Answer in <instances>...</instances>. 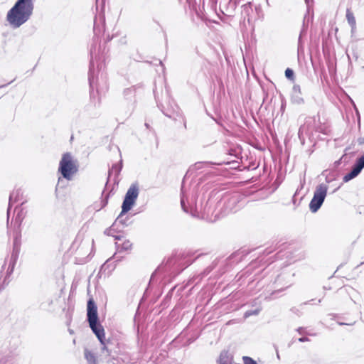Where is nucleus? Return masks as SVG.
I'll return each mask as SVG.
<instances>
[{
  "label": "nucleus",
  "instance_id": "1",
  "mask_svg": "<svg viewBox=\"0 0 364 364\" xmlns=\"http://www.w3.org/2000/svg\"><path fill=\"white\" fill-rule=\"evenodd\" d=\"M34 0H17L9 10L6 21L14 28H18L27 22L33 15Z\"/></svg>",
  "mask_w": 364,
  "mask_h": 364
},
{
  "label": "nucleus",
  "instance_id": "2",
  "mask_svg": "<svg viewBox=\"0 0 364 364\" xmlns=\"http://www.w3.org/2000/svg\"><path fill=\"white\" fill-rule=\"evenodd\" d=\"M87 320L93 333L103 346L102 350H107L105 346V329L99 321L97 307L92 299H90L87 304Z\"/></svg>",
  "mask_w": 364,
  "mask_h": 364
},
{
  "label": "nucleus",
  "instance_id": "3",
  "mask_svg": "<svg viewBox=\"0 0 364 364\" xmlns=\"http://www.w3.org/2000/svg\"><path fill=\"white\" fill-rule=\"evenodd\" d=\"M77 171V166L73 160L72 154L69 152L63 154L59 163L58 172L64 178L70 181Z\"/></svg>",
  "mask_w": 364,
  "mask_h": 364
},
{
  "label": "nucleus",
  "instance_id": "4",
  "mask_svg": "<svg viewBox=\"0 0 364 364\" xmlns=\"http://www.w3.org/2000/svg\"><path fill=\"white\" fill-rule=\"evenodd\" d=\"M328 186L326 183H320L316 186L312 199L309 203V209L311 213H316L323 205L327 196Z\"/></svg>",
  "mask_w": 364,
  "mask_h": 364
},
{
  "label": "nucleus",
  "instance_id": "5",
  "mask_svg": "<svg viewBox=\"0 0 364 364\" xmlns=\"http://www.w3.org/2000/svg\"><path fill=\"white\" fill-rule=\"evenodd\" d=\"M196 196L192 197L191 202L190 203V201L188 200L187 197L183 194V193H181V205L183 210L185 213H189L192 217L197 218H205V217H208V213H206L205 210H204L203 211H202L201 210H199L196 204Z\"/></svg>",
  "mask_w": 364,
  "mask_h": 364
},
{
  "label": "nucleus",
  "instance_id": "6",
  "mask_svg": "<svg viewBox=\"0 0 364 364\" xmlns=\"http://www.w3.org/2000/svg\"><path fill=\"white\" fill-rule=\"evenodd\" d=\"M18 246L16 245V242L14 245V250L11 255V257L9 259V262L6 260L4 262V264L2 265L0 275L1 277H4L3 283H6L10 275L12 274L14 266L17 262L18 257Z\"/></svg>",
  "mask_w": 364,
  "mask_h": 364
},
{
  "label": "nucleus",
  "instance_id": "7",
  "mask_svg": "<svg viewBox=\"0 0 364 364\" xmlns=\"http://www.w3.org/2000/svg\"><path fill=\"white\" fill-rule=\"evenodd\" d=\"M138 196L139 186L137 184L133 183L130 186L125 194L122 205V214H125L132 209L136 202Z\"/></svg>",
  "mask_w": 364,
  "mask_h": 364
},
{
  "label": "nucleus",
  "instance_id": "8",
  "mask_svg": "<svg viewBox=\"0 0 364 364\" xmlns=\"http://www.w3.org/2000/svg\"><path fill=\"white\" fill-rule=\"evenodd\" d=\"M364 168V154L358 158L354 165L352 167V169L349 173L346 174L343 181L345 183L350 181V180L355 178L358 174L361 172L363 168Z\"/></svg>",
  "mask_w": 364,
  "mask_h": 364
},
{
  "label": "nucleus",
  "instance_id": "9",
  "mask_svg": "<svg viewBox=\"0 0 364 364\" xmlns=\"http://www.w3.org/2000/svg\"><path fill=\"white\" fill-rule=\"evenodd\" d=\"M312 20V17L306 15L304 18L302 28L298 39V50H300L303 48L302 37L306 35L309 21Z\"/></svg>",
  "mask_w": 364,
  "mask_h": 364
},
{
  "label": "nucleus",
  "instance_id": "10",
  "mask_svg": "<svg viewBox=\"0 0 364 364\" xmlns=\"http://www.w3.org/2000/svg\"><path fill=\"white\" fill-rule=\"evenodd\" d=\"M22 198H23V193H22L21 190H20V189L14 191L10 194L9 201V207H8V209H7V218H8V219L9 218L11 205H13L14 203H16V202L21 200Z\"/></svg>",
  "mask_w": 364,
  "mask_h": 364
},
{
  "label": "nucleus",
  "instance_id": "11",
  "mask_svg": "<svg viewBox=\"0 0 364 364\" xmlns=\"http://www.w3.org/2000/svg\"><path fill=\"white\" fill-rule=\"evenodd\" d=\"M95 50V47L94 46H92L91 48H90L91 60H90V63L89 78H88L90 86V98H91V100H93V99L95 98V97L93 95V92H93L94 77L92 75V68L94 67V64H93V55H94Z\"/></svg>",
  "mask_w": 364,
  "mask_h": 364
},
{
  "label": "nucleus",
  "instance_id": "12",
  "mask_svg": "<svg viewBox=\"0 0 364 364\" xmlns=\"http://www.w3.org/2000/svg\"><path fill=\"white\" fill-rule=\"evenodd\" d=\"M84 356L87 364H98L96 355L89 349H84Z\"/></svg>",
  "mask_w": 364,
  "mask_h": 364
},
{
  "label": "nucleus",
  "instance_id": "13",
  "mask_svg": "<svg viewBox=\"0 0 364 364\" xmlns=\"http://www.w3.org/2000/svg\"><path fill=\"white\" fill-rule=\"evenodd\" d=\"M136 94V87L132 86L130 87L126 88L123 91L124 98L127 101H132L135 97Z\"/></svg>",
  "mask_w": 364,
  "mask_h": 364
},
{
  "label": "nucleus",
  "instance_id": "14",
  "mask_svg": "<svg viewBox=\"0 0 364 364\" xmlns=\"http://www.w3.org/2000/svg\"><path fill=\"white\" fill-rule=\"evenodd\" d=\"M232 360V357L229 354V353L223 350L220 355L218 364H231Z\"/></svg>",
  "mask_w": 364,
  "mask_h": 364
},
{
  "label": "nucleus",
  "instance_id": "15",
  "mask_svg": "<svg viewBox=\"0 0 364 364\" xmlns=\"http://www.w3.org/2000/svg\"><path fill=\"white\" fill-rule=\"evenodd\" d=\"M346 19L351 28L352 33H353L356 29V21L353 12L348 9L346 11Z\"/></svg>",
  "mask_w": 364,
  "mask_h": 364
},
{
  "label": "nucleus",
  "instance_id": "16",
  "mask_svg": "<svg viewBox=\"0 0 364 364\" xmlns=\"http://www.w3.org/2000/svg\"><path fill=\"white\" fill-rule=\"evenodd\" d=\"M284 285L285 286L284 287H281V288L277 289L274 290L273 291H272V293L269 294H265L264 299L271 300V299H274L276 297V296H274L275 294L282 292L285 289L290 287L291 285V282H285L284 284Z\"/></svg>",
  "mask_w": 364,
  "mask_h": 364
},
{
  "label": "nucleus",
  "instance_id": "17",
  "mask_svg": "<svg viewBox=\"0 0 364 364\" xmlns=\"http://www.w3.org/2000/svg\"><path fill=\"white\" fill-rule=\"evenodd\" d=\"M122 168V161L120 160L119 164H114L112 165L111 169L109 170V178L114 173L115 177H117Z\"/></svg>",
  "mask_w": 364,
  "mask_h": 364
},
{
  "label": "nucleus",
  "instance_id": "18",
  "mask_svg": "<svg viewBox=\"0 0 364 364\" xmlns=\"http://www.w3.org/2000/svg\"><path fill=\"white\" fill-rule=\"evenodd\" d=\"M237 196H232L230 197L227 202L225 203V206L226 209H228L229 211H236L235 208V205L237 203Z\"/></svg>",
  "mask_w": 364,
  "mask_h": 364
},
{
  "label": "nucleus",
  "instance_id": "19",
  "mask_svg": "<svg viewBox=\"0 0 364 364\" xmlns=\"http://www.w3.org/2000/svg\"><path fill=\"white\" fill-rule=\"evenodd\" d=\"M173 263V259L170 258L167 260L166 264L164 266H160L158 269H156L151 275L150 282L154 280L155 275L158 272L160 271H167L169 266H171Z\"/></svg>",
  "mask_w": 364,
  "mask_h": 364
},
{
  "label": "nucleus",
  "instance_id": "20",
  "mask_svg": "<svg viewBox=\"0 0 364 364\" xmlns=\"http://www.w3.org/2000/svg\"><path fill=\"white\" fill-rule=\"evenodd\" d=\"M132 244L129 240H125L122 244L119 245L117 243V251L119 252L122 251H127L131 250Z\"/></svg>",
  "mask_w": 364,
  "mask_h": 364
},
{
  "label": "nucleus",
  "instance_id": "21",
  "mask_svg": "<svg viewBox=\"0 0 364 364\" xmlns=\"http://www.w3.org/2000/svg\"><path fill=\"white\" fill-rule=\"evenodd\" d=\"M123 215L124 214H122V212H121L120 214L119 215V216L117 217V218L113 223V227L117 226V225L119 223L121 224L123 227L128 225L127 221H128L129 218L127 217L125 219H123L122 218Z\"/></svg>",
  "mask_w": 364,
  "mask_h": 364
},
{
  "label": "nucleus",
  "instance_id": "22",
  "mask_svg": "<svg viewBox=\"0 0 364 364\" xmlns=\"http://www.w3.org/2000/svg\"><path fill=\"white\" fill-rule=\"evenodd\" d=\"M307 132H308L307 125H306V124H304L303 125H301L299 129L298 136H299V140L301 141V142L302 144L304 143V134H306Z\"/></svg>",
  "mask_w": 364,
  "mask_h": 364
},
{
  "label": "nucleus",
  "instance_id": "23",
  "mask_svg": "<svg viewBox=\"0 0 364 364\" xmlns=\"http://www.w3.org/2000/svg\"><path fill=\"white\" fill-rule=\"evenodd\" d=\"M291 102L296 105H302L304 102L301 94L292 95L291 97Z\"/></svg>",
  "mask_w": 364,
  "mask_h": 364
},
{
  "label": "nucleus",
  "instance_id": "24",
  "mask_svg": "<svg viewBox=\"0 0 364 364\" xmlns=\"http://www.w3.org/2000/svg\"><path fill=\"white\" fill-rule=\"evenodd\" d=\"M261 309H262L259 307L254 310H248L245 313L244 317L247 318L251 316L257 315L261 311Z\"/></svg>",
  "mask_w": 364,
  "mask_h": 364
},
{
  "label": "nucleus",
  "instance_id": "25",
  "mask_svg": "<svg viewBox=\"0 0 364 364\" xmlns=\"http://www.w3.org/2000/svg\"><path fill=\"white\" fill-rule=\"evenodd\" d=\"M16 213V220L21 221L22 220L23 210L18 206L14 209V213Z\"/></svg>",
  "mask_w": 364,
  "mask_h": 364
},
{
  "label": "nucleus",
  "instance_id": "26",
  "mask_svg": "<svg viewBox=\"0 0 364 364\" xmlns=\"http://www.w3.org/2000/svg\"><path fill=\"white\" fill-rule=\"evenodd\" d=\"M285 76L289 80H293L294 76V70L291 68H287L285 70Z\"/></svg>",
  "mask_w": 364,
  "mask_h": 364
},
{
  "label": "nucleus",
  "instance_id": "27",
  "mask_svg": "<svg viewBox=\"0 0 364 364\" xmlns=\"http://www.w3.org/2000/svg\"><path fill=\"white\" fill-rule=\"evenodd\" d=\"M242 360L244 364H257V363L253 358L249 356H243Z\"/></svg>",
  "mask_w": 364,
  "mask_h": 364
},
{
  "label": "nucleus",
  "instance_id": "28",
  "mask_svg": "<svg viewBox=\"0 0 364 364\" xmlns=\"http://www.w3.org/2000/svg\"><path fill=\"white\" fill-rule=\"evenodd\" d=\"M161 111L162 112L166 115L169 118H172L173 117V113L175 112H176V109L173 107L172 110H169V109H167V110H164V109L161 108Z\"/></svg>",
  "mask_w": 364,
  "mask_h": 364
},
{
  "label": "nucleus",
  "instance_id": "29",
  "mask_svg": "<svg viewBox=\"0 0 364 364\" xmlns=\"http://www.w3.org/2000/svg\"><path fill=\"white\" fill-rule=\"evenodd\" d=\"M116 232V230H115V227H113V224L112 225L111 227H109V228H107L104 233L105 235H108V236H112L113 235V233Z\"/></svg>",
  "mask_w": 364,
  "mask_h": 364
},
{
  "label": "nucleus",
  "instance_id": "30",
  "mask_svg": "<svg viewBox=\"0 0 364 364\" xmlns=\"http://www.w3.org/2000/svg\"><path fill=\"white\" fill-rule=\"evenodd\" d=\"M0 364H11V360L8 356L0 354Z\"/></svg>",
  "mask_w": 364,
  "mask_h": 364
},
{
  "label": "nucleus",
  "instance_id": "31",
  "mask_svg": "<svg viewBox=\"0 0 364 364\" xmlns=\"http://www.w3.org/2000/svg\"><path fill=\"white\" fill-rule=\"evenodd\" d=\"M287 277V275L282 274L281 275H279L275 281V284H277V287L279 286V284H282V281L284 280Z\"/></svg>",
  "mask_w": 364,
  "mask_h": 364
},
{
  "label": "nucleus",
  "instance_id": "32",
  "mask_svg": "<svg viewBox=\"0 0 364 364\" xmlns=\"http://www.w3.org/2000/svg\"><path fill=\"white\" fill-rule=\"evenodd\" d=\"M301 94V88L298 85H294L293 87V93L292 95Z\"/></svg>",
  "mask_w": 364,
  "mask_h": 364
},
{
  "label": "nucleus",
  "instance_id": "33",
  "mask_svg": "<svg viewBox=\"0 0 364 364\" xmlns=\"http://www.w3.org/2000/svg\"><path fill=\"white\" fill-rule=\"evenodd\" d=\"M309 341V339L307 337H301V338H299V341L301 342V343L306 342V341Z\"/></svg>",
  "mask_w": 364,
  "mask_h": 364
},
{
  "label": "nucleus",
  "instance_id": "34",
  "mask_svg": "<svg viewBox=\"0 0 364 364\" xmlns=\"http://www.w3.org/2000/svg\"><path fill=\"white\" fill-rule=\"evenodd\" d=\"M229 4L233 7H235L237 5V1H236V0H230Z\"/></svg>",
  "mask_w": 364,
  "mask_h": 364
},
{
  "label": "nucleus",
  "instance_id": "35",
  "mask_svg": "<svg viewBox=\"0 0 364 364\" xmlns=\"http://www.w3.org/2000/svg\"><path fill=\"white\" fill-rule=\"evenodd\" d=\"M291 311L294 314H298V315H299V314H298L299 310H298L296 308L294 307V308H292V309H291Z\"/></svg>",
  "mask_w": 364,
  "mask_h": 364
},
{
  "label": "nucleus",
  "instance_id": "36",
  "mask_svg": "<svg viewBox=\"0 0 364 364\" xmlns=\"http://www.w3.org/2000/svg\"><path fill=\"white\" fill-rule=\"evenodd\" d=\"M303 331H304V328L302 327H299L296 329V331L299 333V334H301L303 333Z\"/></svg>",
  "mask_w": 364,
  "mask_h": 364
},
{
  "label": "nucleus",
  "instance_id": "37",
  "mask_svg": "<svg viewBox=\"0 0 364 364\" xmlns=\"http://www.w3.org/2000/svg\"><path fill=\"white\" fill-rule=\"evenodd\" d=\"M102 208H103L107 204V198H105L104 200L102 201Z\"/></svg>",
  "mask_w": 364,
  "mask_h": 364
},
{
  "label": "nucleus",
  "instance_id": "38",
  "mask_svg": "<svg viewBox=\"0 0 364 364\" xmlns=\"http://www.w3.org/2000/svg\"><path fill=\"white\" fill-rule=\"evenodd\" d=\"M312 301H313V300H309V301H305V302L302 303V304H301V305L311 304V302Z\"/></svg>",
  "mask_w": 364,
  "mask_h": 364
},
{
  "label": "nucleus",
  "instance_id": "39",
  "mask_svg": "<svg viewBox=\"0 0 364 364\" xmlns=\"http://www.w3.org/2000/svg\"><path fill=\"white\" fill-rule=\"evenodd\" d=\"M12 82L13 81H11V82H8L7 84L0 85V89L7 86L8 85L11 84Z\"/></svg>",
  "mask_w": 364,
  "mask_h": 364
},
{
  "label": "nucleus",
  "instance_id": "40",
  "mask_svg": "<svg viewBox=\"0 0 364 364\" xmlns=\"http://www.w3.org/2000/svg\"><path fill=\"white\" fill-rule=\"evenodd\" d=\"M204 164L207 166H209L212 164H213L212 162H209V161H207V162H204Z\"/></svg>",
  "mask_w": 364,
  "mask_h": 364
},
{
  "label": "nucleus",
  "instance_id": "41",
  "mask_svg": "<svg viewBox=\"0 0 364 364\" xmlns=\"http://www.w3.org/2000/svg\"><path fill=\"white\" fill-rule=\"evenodd\" d=\"M115 240H120V236L116 235L114 236Z\"/></svg>",
  "mask_w": 364,
  "mask_h": 364
},
{
  "label": "nucleus",
  "instance_id": "42",
  "mask_svg": "<svg viewBox=\"0 0 364 364\" xmlns=\"http://www.w3.org/2000/svg\"><path fill=\"white\" fill-rule=\"evenodd\" d=\"M96 30H97V26H96V23L95 22V24H94V31L96 32Z\"/></svg>",
  "mask_w": 364,
  "mask_h": 364
},
{
  "label": "nucleus",
  "instance_id": "43",
  "mask_svg": "<svg viewBox=\"0 0 364 364\" xmlns=\"http://www.w3.org/2000/svg\"><path fill=\"white\" fill-rule=\"evenodd\" d=\"M69 332H70V334L73 333V330H69Z\"/></svg>",
  "mask_w": 364,
  "mask_h": 364
},
{
  "label": "nucleus",
  "instance_id": "44",
  "mask_svg": "<svg viewBox=\"0 0 364 364\" xmlns=\"http://www.w3.org/2000/svg\"><path fill=\"white\" fill-rule=\"evenodd\" d=\"M145 126H146L147 128H149V124H147V123H146V124H145Z\"/></svg>",
  "mask_w": 364,
  "mask_h": 364
},
{
  "label": "nucleus",
  "instance_id": "45",
  "mask_svg": "<svg viewBox=\"0 0 364 364\" xmlns=\"http://www.w3.org/2000/svg\"><path fill=\"white\" fill-rule=\"evenodd\" d=\"M346 323H339V325H346Z\"/></svg>",
  "mask_w": 364,
  "mask_h": 364
},
{
  "label": "nucleus",
  "instance_id": "46",
  "mask_svg": "<svg viewBox=\"0 0 364 364\" xmlns=\"http://www.w3.org/2000/svg\"><path fill=\"white\" fill-rule=\"evenodd\" d=\"M159 63L161 65H162V66L164 65L161 61H160Z\"/></svg>",
  "mask_w": 364,
  "mask_h": 364
},
{
  "label": "nucleus",
  "instance_id": "47",
  "mask_svg": "<svg viewBox=\"0 0 364 364\" xmlns=\"http://www.w3.org/2000/svg\"><path fill=\"white\" fill-rule=\"evenodd\" d=\"M321 299H318V304H319V303H321Z\"/></svg>",
  "mask_w": 364,
  "mask_h": 364
},
{
  "label": "nucleus",
  "instance_id": "48",
  "mask_svg": "<svg viewBox=\"0 0 364 364\" xmlns=\"http://www.w3.org/2000/svg\"><path fill=\"white\" fill-rule=\"evenodd\" d=\"M266 1H267V4H269V0H266Z\"/></svg>",
  "mask_w": 364,
  "mask_h": 364
},
{
  "label": "nucleus",
  "instance_id": "49",
  "mask_svg": "<svg viewBox=\"0 0 364 364\" xmlns=\"http://www.w3.org/2000/svg\"><path fill=\"white\" fill-rule=\"evenodd\" d=\"M114 364H118V363H114Z\"/></svg>",
  "mask_w": 364,
  "mask_h": 364
}]
</instances>
